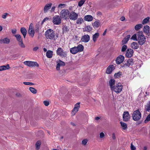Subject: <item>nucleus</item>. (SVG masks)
Listing matches in <instances>:
<instances>
[{
  "label": "nucleus",
  "mask_w": 150,
  "mask_h": 150,
  "mask_svg": "<svg viewBox=\"0 0 150 150\" xmlns=\"http://www.w3.org/2000/svg\"><path fill=\"white\" fill-rule=\"evenodd\" d=\"M45 36L47 39L55 40L56 34L51 29L47 30L45 33Z\"/></svg>",
  "instance_id": "nucleus-1"
},
{
  "label": "nucleus",
  "mask_w": 150,
  "mask_h": 150,
  "mask_svg": "<svg viewBox=\"0 0 150 150\" xmlns=\"http://www.w3.org/2000/svg\"><path fill=\"white\" fill-rule=\"evenodd\" d=\"M137 40L139 44L142 45L144 44L146 41V38L142 33H139L137 35Z\"/></svg>",
  "instance_id": "nucleus-2"
},
{
  "label": "nucleus",
  "mask_w": 150,
  "mask_h": 150,
  "mask_svg": "<svg viewBox=\"0 0 150 150\" xmlns=\"http://www.w3.org/2000/svg\"><path fill=\"white\" fill-rule=\"evenodd\" d=\"M133 119L135 121H137L141 118V114L138 110L134 111L132 115Z\"/></svg>",
  "instance_id": "nucleus-3"
},
{
  "label": "nucleus",
  "mask_w": 150,
  "mask_h": 150,
  "mask_svg": "<svg viewBox=\"0 0 150 150\" xmlns=\"http://www.w3.org/2000/svg\"><path fill=\"white\" fill-rule=\"evenodd\" d=\"M69 14L70 12L68 10L63 9L60 12V17L66 20L68 18Z\"/></svg>",
  "instance_id": "nucleus-4"
},
{
  "label": "nucleus",
  "mask_w": 150,
  "mask_h": 150,
  "mask_svg": "<svg viewBox=\"0 0 150 150\" xmlns=\"http://www.w3.org/2000/svg\"><path fill=\"white\" fill-rule=\"evenodd\" d=\"M122 85L121 83H118L114 86L111 90L118 93L122 91Z\"/></svg>",
  "instance_id": "nucleus-5"
},
{
  "label": "nucleus",
  "mask_w": 150,
  "mask_h": 150,
  "mask_svg": "<svg viewBox=\"0 0 150 150\" xmlns=\"http://www.w3.org/2000/svg\"><path fill=\"white\" fill-rule=\"evenodd\" d=\"M57 55H59L62 58L65 57L67 56V54L65 52H64L63 50L61 48H58L56 51Z\"/></svg>",
  "instance_id": "nucleus-6"
},
{
  "label": "nucleus",
  "mask_w": 150,
  "mask_h": 150,
  "mask_svg": "<svg viewBox=\"0 0 150 150\" xmlns=\"http://www.w3.org/2000/svg\"><path fill=\"white\" fill-rule=\"evenodd\" d=\"M35 31L33 29V25L32 23H31L29 25V28L28 30V33L29 36L32 38L34 36Z\"/></svg>",
  "instance_id": "nucleus-7"
},
{
  "label": "nucleus",
  "mask_w": 150,
  "mask_h": 150,
  "mask_svg": "<svg viewBox=\"0 0 150 150\" xmlns=\"http://www.w3.org/2000/svg\"><path fill=\"white\" fill-rule=\"evenodd\" d=\"M24 63L25 65H26L30 67H39L38 64L36 62H32L30 61H26L24 62Z\"/></svg>",
  "instance_id": "nucleus-8"
},
{
  "label": "nucleus",
  "mask_w": 150,
  "mask_h": 150,
  "mask_svg": "<svg viewBox=\"0 0 150 150\" xmlns=\"http://www.w3.org/2000/svg\"><path fill=\"white\" fill-rule=\"evenodd\" d=\"M78 16V14L75 13L74 11H72L70 13L69 18L70 20L75 21L77 19Z\"/></svg>",
  "instance_id": "nucleus-9"
},
{
  "label": "nucleus",
  "mask_w": 150,
  "mask_h": 150,
  "mask_svg": "<svg viewBox=\"0 0 150 150\" xmlns=\"http://www.w3.org/2000/svg\"><path fill=\"white\" fill-rule=\"evenodd\" d=\"M53 22L54 24L59 25L61 23V19L59 16H56L53 18Z\"/></svg>",
  "instance_id": "nucleus-10"
},
{
  "label": "nucleus",
  "mask_w": 150,
  "mask_h": 150,
  "mask_svg": "<svg viewBox=\"0 0 150 150\" xmlns=\"http://www.w3.org/2000/svg\"><path fill=\"white\" fill-rule=\"evenodd\" d=\"M130 118V116L127 111L124 112L123 114V120L124 121H128Z\"/></svg>",
  "instance_id": "nucleus-11"
},
{
  "label": "nucleus",
  "mask_w": 150,
  "mask_h": 150,
  "mask_svg": "<svg viewBox=\"0 0 150 150\" xmlns=\"http://www.w3.org/2000/svg\"><path fill=\"white\" fill-rule=\"evenodd\" d=\"M125 57L122 55H120L117 57L115 62L117 64H120L122 63L124 60Z\"/></svg>",
  "instance_id": "nucleus-12"
},
{
  "label": "nucleus",
  "mask_w": 150,
  "mask_h": 150,
  "mask_svg": "<svg viewBox=\"0 0 150 150\" xmlns=\"http://www.w3.org/2000/svg\"><path fill=\"white\" fill-rule=\"evenodd\" d=\"M115 69V67L113 65H110L107 69L106 73L108 74H110Z\"/></svg>",
  "instance_id": "nucleus-13"
},
{
  "label": "nucleus",
  "mask_w": 150,
  "mask_h": 150,
  "mask_svg": "<svg viewBox=\"0 0 150 150\" xmlns=\"http://www.w3.org/2000/svg\"><path fill=\"white\" fill-rule=\"evenodd\" d=\"M79 104H76L75 105L74 109L72 110L71 112L72 116H74L78 111L80 107Z\"/></svg>",
  "instance_id": "nucleus-14"
},
{
  "label": "nucleus",
  "mask_w": 150,
  "mask_h": 150,
  "mask_svg": "<svg viewBox=\"0 0 150 150\" xmlns=\"http://www.w3.org/2000/svg\"><path fill=\"white\" fill-rule=\"evenodd\" d=\"M133 53V51L131 49H128L127 50L125 55L128 58H129L132 57Z\"/></svg>",
  "instance_id": "nucleus-15"
},
{
  "label": "nucleus",
  "mask_w": 150,
  "mask_h": 150,
  "mask_svg": "<svg viewBox=\"0 0 150 150\" xmlns=\"http://www.w3.org/2000/svg\"><path fill=\"white\" fill-rule=\"evenodd\" d=\"M90 38L89 36L87 34L84 35L81 37V40L82 42H87L89 41Z\"/></svg>",
  "instance_id": "nucleus-16"
},
{
  "label": "nucleus",
  "mask_w": 150,
  "mask_h": 150,
  "mask_svg": "<svg viewBox=\"0 0 150 150\" xmlns=\"http://www.w3.org/2000/svg\"><path fill=\"white\" fill-rule=\"evenodd\" d=\"M133 64V60L132 59H129L127 61V63L124 64L122 67H129L130 65H132Z\"/></svg>",
  "instance_id": "nucleus-17"
},
{
  "label": "nucleus",
  "mask_w": 150,
  "mask_h": 150,
  "mask_svg": "<svg viewBox=\"0 0 150 150\" xmlns=\"http://www.w3.org/2000/svg\"><path fill=\"white\" fill-rule=\"evenodd\" d=\"M20 31L21 33L23 36L24 38H25L26 36L27 32L26 29L24 27H22L21 28Z\"/></svg>",
  "instance_id": "nucleus-18"
},
{
  "label": "nucleus",
  "mask_w": 150,
  "mask_h": 150,
  "mask_svg": "<svg viewBox=\"0 0 150 150\" xmlns=\"http://www.w3.org/2000/svg\"><path fill=\"white\" fill-rule=\"evenodd\" d=\"M84 18L85 21H91L93 20V17L91 15H87L85 16Z\"/></svg>",
  "instance_id": "nucleus-19"
},
{
  "label": "nucleus",
  "mask_w": 150,
  "mask_h": 150,
  "mask_svg": "<svg viewBox=\"0 0 150 150\" xmlns=\"http://www.w3.org/2000/svg\"><path fill=\"white\" fill-rule=\"evenodd\" d=\"M10 42V40L7 38H5L0 40V43L8 44Z\"/></svg>",
  "instance_id": "nucleus-20"
},
{
  "label": "nucleus",
  "mask_w": 150,
  "mask_h": 150,
  "mask_svg": "<svg viewBox=\"0 0 150 150\" xmlns=\"http://www.w3.org/2000/svg\"><path fill=\"white\" fill-rule=\"evenodd\" d=\"M10 68L9 65L7 64L6 65H3L0 66V71L4 70L6 69H9Z\"/></svg>",
  "instance_id": "nucleus-21"
},
{
  "label": "nucleus",
  "mask_w": 150,
  "mask_h": 150,
  "mask_svg": "<svg viewBox=\"0 0 150 150\" xmlns=\"http://www.w3.org/2000/svg\"><path fill=\"white\" fill-rule=\"evenodd\" d=\"M52 4L51 3L49 4H46L45 6L44 9V11L45 13H46L47 11L50 8Z\"/></svg>",
  "instance_id": "nucleus-22"
},
{
  "label": "nucleus",
  "mask_w": 150,
  "mask_h": 150,
  "mask_svg": "<svg viewBox=\"0 0 150 150\" xmlns=\"http://www.w3.org/2000/svg\"><path fill=\"white\" fill-rule=\"evenodd\" d=\"M115 81L113 79H111L110 80L109 82V85L110 86V88L111 90L112 89V88L114 87L115 85Z\"/></svg>",
  "instance_id": "nucleus-23"
},
{
  "label": "nucleus",
  "mask_w": 150,
  "mask_h": 150,
  "mask_svg": "<svg viewBox=\"0 0 150 150\" xmlns=\"http://www.w3.org/2000/svg\"><path fill=\"white\" fill-rule=\"evenodd\" d=\"M92 29V27L90 25L85 27L83 28L84 31H86L90 32Z\"/></svg>",
  "instance_id": "nucleus-24"
},
{
  "label": "nucleus",
  "mask_w": 150,
  "mask_h": 150,
  "mask_svg": "<svg viewBox=\"0 0 150 150\" xmlns=\"http://www.w3.org/2000/svg\"><path fill=\"white\" fill-rule=\"evenodd\" d=\"M70 52L71 53L73 54H75L77 53L78 52L76 47H75L70 48Z\"/></svg>",
  "instance_id": "nucleus-25"
},
{
  "label": "nucleus",
  "mask_w": 150,
  "mask_h": 150,
  "mask_svg": "<svg viewBox=\"0 0 150 150\" xmlns=\"http://www.w3.org/2000/svg\"><path fill=\"white\" fill-rule=\"evenodd\" d=\"M131 47L134 49H137L139 47L137 43L136 42H133L131 45Z\"/></svg>",
  "instance_id": "nucleus-26"
},
{
  "label": "nucleus",
  "mask_w": 150,
  "mask_h": 150,
  "mask_svg": "<svg viewBox=\"0 0 150 150\" xmlns=\"http://www.w3.org/2000/svg\"><path fill=\"white\" fill-rule=\"evenodd\" d=\"M53 52L51 50H48L46 52V55L47 57L50 58L52 57Z\"/></svg>",
  "instance_id": "nucleus-27"
},
{
  "label": "nucleus",
  "mask_w": 150,
  "mask_h": 150,
  "mask_svg": "<svg viewBox=\"0 0 150 150\" xmlns=\"http://www.w3.org/2000/svg\"><path fill=\"white\" fill-rule=\"evenodd\" d=\"M77 48L78 52H81L83 51V46L81 44L79 45L77 47H76Z\"/></svg>",
  "instance_id": "nucleus-28"
},
{
  "label": "nucleus",
  "mask_w": 150,
  "mask_h": 150,
  "mask_svg": "<svg viewBox=\"0 0 150 150\" xmlns=\"http://www.w3.org/2000/svg\"><path fill=\"white\" fill-rule=\"evenodd\" d=\"M14 36L16 37V40L18 42L23 40L21 38V37L20 34H17L14 35Z\"/></svg>",
  "instance_id": "nucleus-29"
},
{
  "label": "nucleus",
  "mask_w": 150,
  "mask_h": 150,
  "mask_svg": "<svg viewBox=\"0 0 150 150\" xmlns=\"http://www.w3.org/2000/svg\"><path fill=\"white\" fill-rule=\"evenodd\" d=\"M99 34L98 33H96L93 35V40L94 42H95L96 39L98 38Z\"/></svg>",
  "instance_id": "nucleus-30"
},
{
  "label": "nucleus",
  "mask_w": 150,
  "mask_h": 150,
  "mask_svg": "<svg viewBox=\"0 0 150 150\" xmlns=\"http://www.w3.org/2000/svg\"><path fill=\"white\" fill-rule=\"evenodd\" d=\"M122 75V73L121 71H119L117 73L115 74L114 77L116 78H118L120 77Z\"/></svg>",
  "instance_id": "nucleus-31"
},
{
  "label": "nucleus",
  "mask_w": 150,
  "mask_h": 150,
  "mask_svg": "<svg viewBox=\"0 0 150 150\" xmlns=\"http://www.w3.org/2000/svg\"><path fill=\"white\" fill-rule=\"evenodd\" d=\"M120 124L121 125V126L122 127L123 129L125 130L127 128V126L126 123L124 122H120Z\"/></svg>",
  "instance_id": "nucleus-32"
},
{
  "label": "nucleus",
  "mask_w": 150,
  "mask_h": 150,
  "mask_svg": "<svg viewBox=\"0 0 150 150\" xmlns=\"http://www.w3.org/2000/svg\"><path fill=\"white\" fill-rule=\"evenodd\" d=\"M84 22L83 20L81 18H79L77 19L76 23L77 24H81Z\"/></svg>",
  "instance_id": "nucleus-33"
},
{
  "label": "nucleus",
  "mask_w": 150,
  "mask_h": 150,
  "mask_svg": "<svg viewBox=\"0 0 150 150\" xmlns=\"http://www.w3.org/2000/svg\"><path fill=\"white\" fill-rule=\"evenodd\" d=\"M35 31L36 33H39L40 29V26L39 24H36L35 26Z\"/></svg>",
  "instance_id": "nucleus-34"
},
{
  "label": "nucleus",
  "mask_w": 150,
  "mask_h": 150,
  "mask_svg": "<svg viewBox=\"0 0 150 150\" xmlns=\"http://www.w3.org/2000/svg\"><path fill=\"white\" fill-rule=\"evenodd\" d=\"M142 27V25L141 24H139L136 25L134 27V29L136 30H138Z\"/></svg>",
  "instance_id": "nucleus-35"
},
{
  "label": "nucleus",
  "mask_w": 150,
  "mask_h": 150,
  "mask_svg": "<svg viewBox=\"0 0 150 150\" xmlns=\"http://www.w3.org/2000/svg\"><path fill=\"white\" fill-rule=\"evenodd\" d=\"M149 19L150 18L149 17H147L144 19L142 21V24L144 25L148 23L149 22Z\"/></svg>",
  "instance_id": "nucleus-36"
},
{
  "label": "nucleus",
  "mask_w": 150,
  "mask_h": 150,
  "mask_svg": "<svg viewBox=\"0 0 150 150\" xmlns=\"http://www.w3.org/2000/svg\"><path fill=\"white\" fill-rule=\"evenodd\" d=\"M100 25V23L98 21H95L93 23V25L94 28H98Z\"/></svg>",
  "instance_id": "nucleus-37"
},
{
  "label": "nucleus",
  "mask_w": 150,
  "mask_h": 150,
  "mask_svg": "<svg viewBox=\"0 0 150 150\" xmlns=\"http://www.w3.org/2000/svg\"><path fill=\"white\" fill-rule=\"evenodd\" d=\"M149 26L146 25L144 27L143 30L144 33H148L149 32Z\"/></svg>",
  "instance_id": "nucleus-38"
},
{
  "label": "nucleus",
  "mask_w": 150,
  "mask_h": 150,
  "mask_svg": "<svg viewBox=\"0 0 150 150\" xmlns=\"http://www.w3.org/2000/svg\"><path fill=\"white\" fill-rule=\"evenodd\" d=\"M41 145V142L40 141H38L35 144L36 149L37 150H38L40 149V146Z\"/></svg>",
  "instance_id": "nucleus-39"
},
{
  "label": "nucleus",
  "mask_w": 150,
  "mask_h": 150,
  "mask_svg": "<svg viewBox=\"0 0 150 150\" xmlns=\"http://www.w3.org/2000/svg\"><path fill=\"white\" fill-rule=\"evenodd\" d=\"M30 91L33 93L35 94L37 93V91L35 88L30 87L29 88Z\"/></svg>",
  "instance_id": "nucleus-40"
},
{
  "label": "nucleus",
  "mask_w": 150,
  "mask_h": 150,
  "mask_svg": "<svg viewBox=\"0 0 150 150\" xmlns=\"http://www.w3.org/2000/svg\"><path fill=\"white\" fill-rule=\"evenodd\" d=\"M19 46L22 48H25V46L23 43V40L18 42Z\"/></svg>",
  "instance_id": "nucleus-41"
},
{
  "label": "nucleus",
  "mask_w": 150,
  "mask_h": 150,
  "mask_svg": "<svg viewBox=\"0 0 150 150\" xmlns=\"http://www.w3.org/2000/svg\"><path fill=\"white\" fill-rule=\"evenodd\" d=\"M57 62L58 63V64H59V65L60 66H64L65 64V63L64 62L60 60H59Z\"/></svg>",
  "instance_id": "nucleus-42"
},
{
  "label": "nucleus",
  "mask_w": 150,
  "mask_h": 150,
  "mask_svg": "<svg viewBox=\"0 0 150 150\" xmlns=\"http://www.w3.org/2000/svg\"><path fill=\"white\" fill-rule=\"evenodd\" d=\"M145 109L146 111H149L150 110V104H147L145 105Z\"/></svg>",
  "instance_id": "nucleus-43"
},
{
  "label": "nucleus",
  "mask_w": 150,
  "mask_h": 150,
  "mask_svg": "<svg viewBox=\"0 0 150 150\" xmlns=\"http://www.w3.org/2000/svg\"><path fill=\"white\" fill-rule=\"evenodd\" d=\"M85 0H81L79 2L78 5L79 6H81L85 2Z\"/></svg>",
  "instance_id": "nucleus-44"
},
{
  "label": "nucleus",
  "mask_w": 150,
  "mask_h": 150,
  "mask_svg": "<svg viewBox=\"0 0 150 150\" xmlns=\"http://www.w3.org/2000/svg\"><path fill=\"white\" fill-rule=\"evenodd\" d=\"M63 32L64 33L67 32L69 30V29L67 26H64L63 28Z\"/></svg>",
  "instance_id": "nucleus-45"
},
{
  "label": "nucleus",
  "mask_w": 150,
  "mask_h": 150,
  "mask_svg": "<svg viewBox=\"0 0 150 150\" xmlns=\"http://www.w3.org/2000/svg\"><path fill=\"white\" fill-rule=\"evenodd\" d=\"M131 39L137 41V36L136 34H134L131 37Z\"/></svg>",
  "instance_id": "nucleus-46"
},
{
  "label": "nucleus",
  "mask_w": 150,
  "mask_h": 150,
  "mask_svg": "<svg viewBox=\"0 0 150 150\" xmlns=\"http://www.w3.org/2000/svg\"><path fill=\"white\" fill-rule=\"evenodd\" d=\"M150 120V114L147 117L146 119L144 120V122L146 123L148 122Z\"/></svg>",
  "instance_id": "nucleus-47"
},
{
  "label": "nucleus",
  "mask_w": 150,
  "mask_h": 150,
  "mask_svg": "<svg viewBox=\"0 0 150 150\" xmlns=\"http://www.w3.org/2000/svg\"><path fill=\"white\" fill-rule=\"evenodd\" d=\"M127 46L126 45H124L122 46V49L121 51L122 52H124L127 49Z\"/></svg>",
  "instance_id": "nucleus-48"
},
{
  "label": "nucleus",
  "mask_w": 150,
  "mask_h": 150,
  "mask_svg": "<svg viewBox=\"0 0 150 150\" xmlns=\"http://www.w3.org/2000/svg\"><path fill=\"white\" fill-rule=\"evenodd\" d=\"M88 140L86 139H84L82 141V144L84 145H86L88 142Z\"/></svg>",
  "instance_id": "nucleus-49"
},
{
  "label": "nucleus",
  "mask_w": 150,
  "mask_h": 150,
  "mask_svg": "<svg viewBox=\"0 0 150 150\" xmlns=\"http://www.w3.org/2000/svg\"><path fill=\"white\" fill-rule=\"evenodd\" d=\"M8 15V13H5L2 15V17L4 19H6V17Z\"/></svg>",
  "instance_id": "nucleus-50"
},
{
  "label": "nucleus",
  "mask_w": 150,
  "mask_h": 150,
  "mask_svg": "<svg viewBox=\"0 0 150 150\" xmlns=\"http://www.w3.org/2000/svg\"><path fill=\"white\" fill-rule=\"evenodd\" d=\"M23 83L25 85H33V83H32L29 82H23Z\"/></svg>",
  "instance_id": "nucleus-51"
},
{
  "label": "nucleus",
  "mask_w": 150,
  "mask_h": 150,
  "mask_svg": "<svg viewBox=\"0 0 150 150\" xmlns=\"http://www.w3.org/2000/svg\"><path fill=\"white\" fill-rule=\"evenodd\" d=\"M130 148L131 150H136L135 147L133 145L132 143L131 144Z\"/></svg>",
  "instance_id": "nucleus-52"
},
{
  "label": "nucleus",
  "mask_w": 150,
  "mask_h": 150,
  "mask_svg": "<svg viewBox=\"0 0 150 150\" xmlns=\"http://www.w3.org/2000/svg\"><path fill=\"white\" fill-rule=\"evenodd\" d=\"M128 40L125 38H124L122 40V43L123 44H125L126 43Z\"/></svg>",
  "instance_id": "nucleus-53"
},
{
  "label": "nucleus",
  "mask_w": 150,
  "mask_h": 150,
  "mask_svg": "<svg viewBox=\"0 0 150 150\" xmlns=\"http://www.w3.org/2000/svg\"><path fill=\"white\" fill-rule=\"evenodd\" d=\"M65 6V4H60L59 5L58 7V8L60 7L61 8H62L64 7L63 6Z\"/></svg>",
  "instance_id": "nucleus-54"
},
{
  "label": "nucleus",
  "mask_w": 150,
  "mask_h": 150,
  "mask_svg": "<svg viewBox=\"0 0 150 150\" xmlns=\"http://www.w3.org/2000/svg\"><path fill=\"white\" fill-rule=\"evenodd\" d=\"M60 66L59 64L57 63L56 68V69L58 71L60 69Z\"/></svg>",
  "instance_id": "nucleus-55"
},
{
  "label": "nucleus",
  "mask_w": 150,
  "mask_h": 150,
  "mask_svg": "<svg viewBox=\"0 0 150 150\" xmlns=\"http://www.w3.org/2000/svg\"><path fill=\"white\" fill-rule=\"evenodd\" d=\"M104 134L103 132H102L100 133V138H103L104 137Z\"/></svg>",
  "instance_id": "nucleus-56"
},
{
  "label": "nucleus",
  "mask_w": 150,
  "mask_h": 150,
  "mask_svg": "<svg viewBox=\"0 0 150 150\" xmlns=\"http://www.w3.org/2000/svg\"><path fill=\"white\" fill-rule=\"evenodd\" d=\"M51 102L48 100H45L43 101V103H51Z\"/></svg>",
  "instance_id": "nucleus-57"
},
{
  "label": "nucleus",
  "mask_w": 150,
  "mask_h": 150,
  "mask_svg": "<svg viewBox=\"0 0 150 150\" xmlns=\"http://www.w3.org/2000/svg\"><path fill=\"white\" fill-rule=\"evenodd\" d=\"M112 138L113 140H115L116 139L115 135L114 133H113L112 134Z\"/></svg>",
  "instance_id": "nucleus-58"
},
{
  "label": "nucleus",
  "mask_w": 150,
  "mask_h": 150,
  "mask_svg": "<svg viewBox=\"0 0 150 150\" xmlns=\"http://www.w3.org/2000/svg\"><path fill=\"white\" fill-rule=\"evenodd\" d=\"M16 30L15 29L12 30V32L13 34H15L16 32Z\"/></svg>",
  "instance_id": "nucleus-59"
},
{
  "label": "nucleus",
  "mask_w": 150,
  "mask_h": 150,
  "mask_svg": "<svg viewBox=\"0 0 150 150\" xmlns=\"http://www.w3.org/2000/svg\"><path fill=\"white\" fill-rule=\"evenodd\" d=\"M130 37V35H127L125 38L126 39L128 40H129V38Z\"/></svg>",
  "instance_id": "nucleus-60"
},
{
  "label": "nucleus",
  "mask_w": 150,
  "mask_h": 150,
  "mask_svg": "<svg viewBox=\"0 0 150 150\" xmlns=\"http://www.w3.org/2000/svg\"><path fill=\"white\" fill-rule=\"evenodd\" d=\"M56 7L55 6H53L51 8V12H54V11Z\"/></svg>",
  "instance_id": "nucleus-61"
},
{
  "label": "nucleus",
  "mask_w": 150,
  "mask_h": 150,
  "mask_svg": "<svg viewBox=\"0 0 150 150\" xmlns=\"http://www.w3.org/2000/svg\"><path fill=\"white\" fill-rule=\"evenodd\" d=\"M38 49V47H35L33 49V50L34 51H36Z\"/></svg>",
  "instance_id": "nucleus-62"
},
{
  "label": "nucleus",
  "mask_w": 150,
  "mask_h": 150,
  "mask_svg": "<svg viewBox=\"0 0 150 150\" xmlns=\"http://www.w3.org/2000/svg\"><path fill=\"white\" fill-rule=\"evenodd\" d=\"M125 17L122 16L120 18V20L122 21H123L125 20Z\"/></svg>",
  "instance_id": "nucleus-63"
},
{
  "label": "nucleus",
  "mask_w": 150,
  "mask_h": 150,
  "mask_svg": "<svg viewBox=\"0 0 150 150\" xmlns=\"http://www.w3.org/2000/svg\"><path fill=\"white\" fill-rule=\"evenodd\" d=\"M16 96L18 97H19L21 96V94L19 93H17L16 94Z\"/></svg>",
  "instance_id": "nucleus-64"
}]
</instances>
